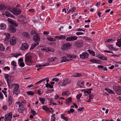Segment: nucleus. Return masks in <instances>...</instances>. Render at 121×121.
<instances>
[{"label": "nucleus", "mask_w": 121, "mask_h": 121, "mask_svg": "<svg viewBox=\"0 0 121 121\" xmlns=\"http://www.w3.org/2000/svg\"><path fill=\"white\" fill-rule=\"evenodd\" d=\"M62 95H67L68 96L69 95V91H67L62 92Z\"/></svg>", "instance_id": "cd10ccee"}, {"label": "nucleus", "mask_w": 121, "mask_h": 121, "mask_svg": "<svg viewBox=\"0 0 121 121\" xmlns=\"http://www.w3.org/2000/svg\"><path fill=\"white\" fill-rule=\"evenodd\" d=\"M83 38L87 40L91 41L92 40V39L90 38L87 37H84Z\"/></svg>", "instance_id": "603ef678"}, {"label": "nucleus", "mask_w": 121, "mask_h": 121, "mask_svg": "<svg viewBox=\"0 0 121 121\" xmlns=\"http://www.w3.org/2000/svg\"><path fill=\"white\" fill-rule=\"evenodd\" d=\"M113 90L119 95H121V87L116 85L114 86L113 87Z\"/></svg>", "instance_id": "7ed1b4c3"}, {"label": "nucleus", "mask_w": 121, "mask_h": 121, "mask_svg": "<svg viewBox=\"0 0 121 121\" xmlns=\"http://www.w3.org/2000/svg\"><path fill=\"white\" fill-rule=\"evenodd\" d=\"M52 90H49L48 89L47 90V91L46 93L47 94L49 93L50 92H52Z\"/></svg>", "instance_id": "0e129e2a"}, {"label": "nucleus", "mask_w": 121, "mask_h": 121, "mask_svg": "<svg viewBox=\"0 0 121 121\" xmlns=\"http://www.w3.org/2000/svg\"><path fill=\"white\" fill-rule=\"evenodd\" d=\"M81 75L79 73H75L73 76L75 77H78L81 76Z\"/></svg>", "instance_id": "4c0bfd02"}, {"label": "nucleus", "mask_w": 121, "mask_h": 121, "mask_svg": "<svg viewBox=\"0 0 121 121\" xmlns=\"http://www.w3.org/2000/svg\"><path fill=\"white\" fill-rule=\"evenodd\" d=\"M117 42L116 43V45L120 47H121V38L120 39H118L117 40Z\"/></svg>", "instance_id": "412c9836"}, {"label": "nucleus", "mask_w": 121, "mask_h": 121, "mask_svg": "<svg viewBox=\"0 0 121 121\" xmlns=\"http://www.w3.org/2000/svg\"><path fill=\"white\" fill-rule=\"evenodd\" d=\"M32 57L30 56H27L25 58V61L27 62L32 63V62L31 60Z\"/></svg>", "instance_id": "9d476101"}, {"label": "nucleus", "mask_w": 121, "mask_h": 121, "mask_svg": "<svg viewBox=\"0 0 121 121\" xmlns=\"http://www.w3.org/2000/svg\"><path fill=\"white\" fill-rule=\"evenodd\" d=\"M46 86L47 88L49 87L51 88H53V86L50 85L49 83H47L46 84Z\"/></svg>", "instance_id": "72a5a7b5"}, {"label": "nucleus", "mask_w": 121, "mask_h": 121, "mask_svg": "<svg viewBox=\"0 0 121 121\" xmlns=\"http://www.w3.org/2000/svg\"><path fill=\"white\" fill-rule=\"evenodd\" d=\"M89 61L94 63H97L98 61L97 60L93 59H91Z\"/></svg>", "instance_id": "e433bc0d"}, {"label": "nucleus", "mask_w": 121, "mask_h": 121, "mask_svg": "<svg viewBox=\"0 0 121 121\" xmlns=\"http://www.w3.org/2000/svg\"><path fill=\"white\" fill-rule=\"evenodd\" d=\"M4 75L5 76V78L6 79L9 78L10 76L7 74H4Z\"/></svg>", "instance_id": "864d4df0"}, {"label": "nucleus", "mask_w": 121, "mask_h": 121, "mask_svg": "<svg viewBox=\"0 0 121 121\" xmlns=\"http://www.w3.org/2000/svg\"><path fill=\"white\" fill-rule=\"evenodd\" d=\"M70 82V80H65L64 81L63 83L61 85L62 86H65L66 84H68Z\"/></svg>", "instance_id": "4be33fe9"}, {"label": "nucleus", "mask_w": 121, "mask_h": 121, "mask_svg": "<svg viewBox=\"0 0 121 121\" xmlns=\"http://www.w3.org/2000/svg\"><path fill=\"white\" fill-rule=\"evenodd\" d=\"M37 93L38 94H39V95H41L43 94V93H41V90H38L37 91Z\"/></svg>", "instance_id": "052dcab7"}, {"label": "nucleus", "mask_w": 121, "mask_h": 121, "mask_svg": "<svg viewBox=\"0 0 121 121\" xmlns=\"http://www.w3.org/2000/svg\"><path fill=\"white\" fill-rule=\"evenodd\" d=\"M6 9L8 11L13 13V9L10 7L7 8L6 6L3 4H0V10H5Z\"/></svg>", "instance_id": "f03ea898"}, {"label": "nucleus", "mask_w": 121, "mask_h": 121, "mask_svg": "<svg viewBox=\"0 0 121 121\" xmlns=\"http://www.w3.org/2000/svg\"><path fill=\"white\" fill-rule=\"evenodd\" d=\"M5 48L4 47L2 44H0V50L4 51L5 50Z\"/></svg>", "instance_id": "79ce46f5"}, {"label": "nucleus", "mask_w": 121, "mask_h": 121, "mask_svg": "<svg viewBox=\"0 0 121 121\" xmlns=\"http://www.w3.org/2000/svg\"><path fill=\"white\" fill-rule=\"evenodd\" d=\"M65 56H63L61 57V58H62V60L60 61L61 63L65 62L66 61H68L71 60V59L70 60L66 59V56L72 58H75L76 57V56L75 55H71L69 54H66Z\"/></svg>", "instance_id": "f257e3e1"}, {"label": "nucleus", "mask_w": 121, "mask_h": 121, "mask_svg": "<svg viewBox=\"0 0 121 121\" xmlns=\"http://www.w3.org/2000/svg\"><path fill=\"white\" fill-rule=\"evenodd\" d=\"M84 82H79L78 83V85L80 86V87L81 88L83 87V86H84Z\"/></svg>", "instance_id": "a878e982"}, {"label": "nucleus", "mask_w": 121, "mask_h": 121, "mask_svg": "<svg viewBox=\"0 0 121 121\" xmlns=\"http://www.w3.org/2000/svg\"><path fill=\"white\" fill-rule=\"evenodd\" d=\"M29 45L27 43H23L22 45V49L23 50H25L27 49Z\"/></svg>", "instance_id": "9b49d317"}, {"label": "nucleus", "mask_w": 121, "mask_h": 121, "mask_svg": "<svg viewBox=\"0 0 121 121\" xmlns=\"http://www.w3.org/2000/svg\"><path fill=\"white\" fill-rule=\"evenodd\" d=\"M74 110L73 109H70L68 111L67 113L68 114H70L71 112H74Z\"/></svg>", "instance_id": "09e8293b"}, {"label": "nucleus", "mask_w": 121, "mask_h": 121, "mask_svg": "<svg viewBox=\"0 0 121 121\" xmlns=\"http://www.w3.org/2000/svg\"><path fill=\"white\" fill-rule=\"evenodd\" d=\"M10 44L12 45H14L16 43V40H15V38L13 36L11 38L10 40L9 41Z\"/></svg>", "instance_id": "f8f14e48"}, {"label": "nucleus", "mask_w": 121, "mask_h": 121, "mask_svg": "<svg viewBox=\"0 0 121 121\" xmlns=\"http://www.w3.org/2000/svg\"><path fill=\"white\" fill-rule=\"evenodd\" d=\"M56 58L55 57H52L51 58H49V60L50 62H52L54 61V60L56 59Z\"/></svg>", "instance_id": "a18cd8bd"}, {"label": "nucleus", "mask_w": 121, "mask_h": 121, "mask_svg": "<svg viewBox=\"0 0 121 121\" xmlns=\"http://www.w3.org/2000/svg\"><path fill=\"white\" fill-rule=\"evenodd\" d=\"M78 38V37L75 36H73L67 37L66 38V40L68 41H72L76 40Z\"/></svg>", "instance_id": "6e6552de"}, {"label": "nucleus", "mask_w": 121, "mask_h": 121, "mask_svg": "<svg viewBox=\"0 0 121 121\" xmlns=\"http://www.w3.org/2000/svg\"><path fill=\"white\" fill-rule=\"evenodd\" d=\"M42 109L46 111H48L49 110V108H47L45 105L42 106Z\"/></svg>", "instance_id": "c85d7f7f"}, {"label": "nucleus", "mask_w": 121, "mask_h": 121, "mask_svg": "<svg viewBox=\"0 0 121 121\" xmlns=\"http://www.w3.org/2000/svg\"><path fill=\"white\" fill-rule=\"evenodd\" d=\"M82 96V95L81 94H79L78 95L76 96V98L78 99H79L80 97Z\"/></svg>", "instance_id": "3c124183"}, {"label": "nucleus", "mask_w": 121, "mask_h": 121, "mask_svg": "<svg viewBox=\"0 0 121 121\" xmlns=\"http://www.w3.org/2000/svg\"><path fill=\"white\" fill-rule=\"evenodd\" d=\"M19 65L21 67H23L25 65L24 63L23 62H18Z\"/></svg>", "instance_id": "37998d69"}, {"label": "nucleus", "mask_w": 121, "mask_h": 121, "mask_svg": "<svg viewBox=\"0 0 121 121\" xmlns=\"http://www.w3.org/2000/svg\"><path fill=\"white\" fill-rule=\"evenodd\" d=\"M49 31H44L43 32V34L45 35H47L49 34Z\"/></svg>", "instance_id": "13d9d810"}, {"label": "nucleus", "mask_w": 121, "mask_h": 121, "mask_svg": "<svg viewBox=\"0 0 121 121\" xmlns=\"http://www.w3.org/2000/svg\"><path fill=\"white\" fill-rule=\"evenodd\" d=\"M59 38H60V39L63 40V39H66V37L65 36L61 35V36H60V37Z\"/></svg>", "instance_id": "de8ad7c7"}, {"label": "nucleus", "mask_w": 121, "mask_h": 121, "mask_svg": "<svg viewBox=\"0 0 121 121\" xmlns=\"http://www.w3.org/2000/svg\"><path fill=\"white\" fill-rule=\"evenodd\" d=\"M72 46V44L69 43H68L64 44L61 48L62 50L64 51L67 50L69 48Z\"/></svg>", "instance_id": "39448f33"}, {"label": "nucleus", "mask_w": 121, "mask_h": 121, "mask_svg": "<svg viewBox=\"0 0 121 121\" xmlns=\"http://www.w3.org/2000/svg\"><path fill=\"white\" fill-rule=\"evenodd\" d=\"M12 86L14 87L13 90V94L17 95L18 94L17 92L19 88V86L17 84H14L12 85Z\"/></svg>", "instance_id": "20e7f679"}, {"label": "nucleus", "mask_w": 121, "mask_h": 121, "mask_svg": "<svg viewBox=\"0 0 121 121\" xmlns=\"http://www.w3.org/2000/svg\"><path fill=\"white\" fill-rule=\"evenodd\" d=\"M2 108L5 110H6L7 109V107L6 105H5Z\"/></svg>", "instance_id": "69168bd1"}, {"label": "nucleus", "mask_w": 121, "mask_h": 121, "mask_svg": "<svg viewBox=\"0 0 121 121\" xmlns=\"http://www.w3.org/2000/svg\"><path fill=\"white\" fill-rule=\"evenodd\" d=\"M21 12V11L19 9L14 8L13 9V14L17 15L20 14Z\"/></svg>", "instance_id": "1a4fd4ad"}, {"label": "nucleus", "mask_w": 121, "mask_h": 121, "mask_svg": "<svg viewBox=\"0 0 121 121\" xmlns=\"http://www.w3.org/2000/svg\"><path fill=\"white\" fill-rule=\"evenodd\" d=\"M39 100L41 102V103L43 104H44V102L45 101V99L40 97L39 98Z\"/></svg>", "instance_id": "c756f323"}, {"label": "nucleus", "mask_w": 121, "mask_h": 121, "mask_svg": "<svg viewBox=\"0 0 121 121\" xmlns=\"http://www.w3.org/2000/svg\"><path fill=\"white\" fill-rule=\"evenodd\" d=\"M7 21L9 23L11 24L13 20L10 19L9 18L7 19Z\"/></svg>", "instance_id": "774afa93"}, {"label": "nucleus", "mask_w": 121, "mask_h": 121, "mask_svg": "<svg viewBox=\"0 0 121 121\" xmlns=\"http://www.w3.org/2000/svg\"><path fill=\"white\" fill-rule=\"evenodd\" d=\"M87 51L91 54L93 56H95V52L92 51L90 49H89L87 50Z\"/></svg>", "instance_id": "b1692460"}, {"label": "nucleus", "mask_w": 121, "mask_h": 121, "mask_svg": "<svg viewBox=\"0 0 121 121\" xmlns=\"http://www.w3.org/2000/svg\"><path fill=\"white\" fill-rule=\"evenodd\" d=\"M98 67L99 69H102L104 71H107V69L106 67L103 65H99L98 66Z\"/></svg>", "instance_id": "f3484780"}, {"label": "nucleus", "mask_w": 121, "mask_h": 121, "mask_svg": "<svg viewBox=\"0 0 121 121\" xmlns=\"http://www.w3.org/2000/svg\"><path fill=\"white\" fill-rule=\"evenodd\" d=\"M9 30L11 32L14 33L16 30V29L15 26H10L9 27Z\"/></svg>", "instance_id": "4468645a"}, {"label": "nucleus", "mask_w": 121, "mask_h": 121, "mask_svg": "<svg viewBox=\"0 0 121 121\" xmlns=\"http://www.w3.org/2000/svg\"><path fill=\"white\" fill-rule=\"evenodd\" d=\"M66 103L69 104L70 103H71L72 101V98L71 97H69L67 99H66Z\"/></svg>", "instance_id": "393cba45"}, {"label": "nucleus", "mask_w": 121, "mask_h": 121, "mask_svg": "<svg viewBox=\"0 0 121 121\" xmlns=\"http://www.w3.org/2000/svg\"><path fill=\"white\" fill-rule=\"evenodd\" d=\"M37 33L36 31L34 30H31L30 32V34L32 35H34L35 34L36 35V34Z\"/></svg>", "instance_id": "58836bf2"}, {"label": "nucleus", "mask_w": 121, "mask_h": 121, "mask_svg": "<svg viewBox=\"0 0 121 121\" xmlns=\"http://www.w3.org/2000/svg\"><path fill=\"white\" fill-rule=\"evenodd\" d=\"M8 101L9 105H10L12 104L13 102L12 98L11 96H9Z\"/></svg>", "instance_id": "5701e85b"}, {"label": "nucleus", "mask_w": 121, "mask_h": 121, "mask_svg": "<svg viewBox=\"0 0 121 121\" xmlns=\"http://www.w3.org/2000/svg\"><path fill=\"white\" fill-rule=\"evenodd\" d=\"M39 33H37L33 36V40L35 42L39 43L40 42V36H39Z\"/></svg>", "instance_id": "423d86ee"}, {"label": "nucleus", "mask_w": 121, "mask_h": 121, "mask_svg": "<svg viewBox=\"0 0 121 121\" xmlns=\"http://www.w3.org/2000/svg\"><path fill=\"white\" fill-rule=\"evenodd\" d=\"M89 55V54L87 52H84L80 54L79 56L81 59H84L86 58H87Z\"/></svg>", "instance_id": "0eeeda50"}, {"label": "nucleus", "mask_w": 121, "mask_h": 121, "mask_svg": "<svg viewBox=\"0 0 121 121\" xmlns=\"http://www.w3.org/2000/svg\"><path fill=\"white\" fill-rule=\"evenodd\" d=\"M31 112L33 115H35L37 114V113H36V112L34 111L33 110H31Z\"/></svg>", "instance_id": "e2e57ef3"}, {"label": "nucleus", "mask_w": 121, "mask_h": 121, "mask_svg": "<svg viewBox=\"0 0 121 121\" xmlns=\"http://www.w3.org/2000/svg\"><path fill=\"white\" fill-rule=\"evenodd\" d=\"M26 103V101H24L22 102H20V105H19V107L21 108L22 106H23L24 104H25Z\"/></svg>", "instance_id": "7c9ffc66"}, {"label": "nucleus", "mask_w": 121, "mask_h": 121, "mask_svg": "<svg viewBox=\"0 0 121 121\" xmlns=\"http://www.w3.org/2000/svg\"><path fill=\"white\" fill-rule=\"evenodd\" d=\"M13 56L17 58L19 56H21L22 55L20 54H16L13 55Z\"/></svg>", "instance_id": "5fc2aeb1"}, {"label": "nucleus", "mask_w": 121, "mask_h": 121, "mask_svg": "<svg viewBox=\"0 0 121 121\" xmlns=\"http://www.w3.org/2000/svg\"><path fill=\"white\" fill-rule=\"evenodd\" d=\"M47 39L50 41H54L56 40V39L54 38L51 37H47Z\"/></svg>", "instance_id": "c9c22d12"}, {"label": "nucleus", "mask_w": 121, "mask_h": 121, "mask_svg": "<svg viewBox=\"0 0 121 121\" xmlns=\"http://www.w3.org/2000/svg\"><path fill=\"white\" fill-rule=\"evenodd\" d=\"M16 62L14 61H12L11 62V65L15 67H16L17 66L16 65Z\"/></svg>", "instance_id": "8fccbe9b"}, {"label": "nucleus", "mask_w": 121, "mask_h": 121, "mask_svg": "<svg viewBox=\"0 0 121 121\" xmlns=\"http://www.w3.org/2000/svg\"><path fill=\"white\" fill-rule=\"evenodd\" d=\"M39 44V43L38 42H35L32 45L31 48H30V50H32L36 46Z\"/></svg>", "instance_id": "a211bd4d"}, {"label": "nucleus", "mask_w": 121, "mask_h": 121, "mask_svg": "<svg viewBox=\"0 0 121 121\" xmlns=\"http://www.w3.org/2000/svg\"><path fill=\"white\" fill-rule=\"evenodd\" d=\"M11 24L12 25L11 26H15V27L17 26H18V25L13 20Z\"/></svg>", "instance_id": "bb28decb"}, {"label": "nucleus", "mask_w": 121, "mask_h": 121, "mask_svg": "<svg viewBox=\"0 0 121 121\" xmlns=\"http://www.w3.org/2000/svg\"><path fill=\"white\" fill-rule=\"evenodd\" d=\"M83 90V91H84V93H87L89 94L91 92V91H89V90H88V89H84Z\"/></svg>", "instance_id": "473e14b6"}, {"label": "nucleus", "mask_w": 121, "mask_h": 121, "mask_svg": "<svg viewBox=\"0 0 121 121\" xmlns=\"http://www.w3.org/2000/svg\"><path fill=\"white\" fill-rule=\"evenodd\" d=\"M47 79V78H44L43 79H42L41 80H40V81H38V82H37L35 83V84L36 85V84H38L40 83L41 82H42L43 81H44L45 80H46Z\"/></svg>", "instance_id": "ea45409f"}, {"label": "nucleus", "mask_w": 121, "mask_h": 121, "mask_svg": "<svg viewBox=\"0 0 121 121\" xmlns=\"http://www.w3.org/2000/svg\"><path fill=\"white\" fill-rule=\"evenodd\" d=\"M0 29L1 30H4L5 29L6 27V26L4 23H2L0 25Z\"/></svg>", "instance_id": "6ab92c4d"}, {"label": "nucleus", "mask_w": 121, "mask_h": 121, "mask_svg": "<svg viewBox=\"0 0 121 121\" xmlns=\"http://www.w3.org/2000/svg\"><path fill=\"white\" fill-rule=\"evenodd\" d=\"M108 47L109 49H110L111 50H114L115 48L113 47V46L112 45H108Z\"/></svg>", "instance_id": "c03bdc74"}, {"label": "nucleus", "mask_w": 121, "mask_h": 121, "mask_svg": "<svg viewBox=\"0 0 121 121\" xmlns=\"http://www.w3.org/2000/svg\"><path fill=\"white\" fill-rule=\"evenodd\" d=\"M10 37V35L9 34H7L6 35V38H5V41H8V40L9 39Z\"/></svg>", "instance_id": "2f4dec72"}, {"label": "nucleus", "mask_w": 121, "mask_h": 121, "mask_svg": "<svg viewBox=\"0 0 121 121\" xmlns=\"http://www.w3.org/2000/svg\"><path fill=\"white\" fill-rule=\"evenodd\" d=\"M101 59L102 60H107L108 58L107 57H105L103 56H101Z\"/></svg>", "instance_id": "49530a36"}, {"label": "nucleus", "mask_w": 121, "mask_h": 121, "mask_svg": "<svg viewBox=\"0 0 121 121\" xmlns=\"http://www.w3.org/2000/svg\"><path fill=\"white\" fill-rule=\"evenodd\" d=\"M93 98V95H90L89 96V100H90L92 99Z\"/></svg>", "instance_id": "bf43d9fd"}, {"label": "nucleus", "mask_w": 121, "mask_h": 121, "mask_svg": "<svg viewBox=\"0 0 121 121\" xmlns=\"http://www.w3.org/2000/svg\"><path fill=\"white\" fill-rule=\"evenodd\" d=\"M6 15L8 17H14V16L12 14L8 12H6L5 13Z\"/></svg>", "instance_id": "aec40b11"}, {"label": "nucleus", "mask_w": 121, "mask_h": 121, "mask_svg": "<svg viewBox=\"0 0 121 121\" xmlns=\"http://www.w3.org/2000/svg\"><path fill=\"white\" fill-rule=\"evenodd\" d=\"M3 95L2 93L0 91V99H2L3 98Z\"/></svg>", "instance_id": "680f3d73"}, {"label": "nucleus", "mask_w": 121, "mask_h": 121, "mask_svg": "<svg viewBox=\"0 0 121 121\" xmlns=\"http://www.w3.org/2000/svg\"><path fill=\"white\" fill-rule=\"evenodd\" d=\"M22 34L25 37L27 38L28 39H30V35L27 32H24Z\"/></svg>", "instance_id": "dca6fc26"}, {"label": "nucleus", "mask_w": 121, "mask_h": 121, "mask_svg": "<svg viewBox=\"0 0 121 121\" xmlns=\"http://www.w3.org/2000/svg\"><path fill=\"white\" fill-rule=\"evenodd\" d=\"M26 93L29 95H33L34 94L33 92L31 91H28L26 92Z\"/></svg>", "instance_id": "a19ab883"}, {"label": "nucleus", "mask_w": 121, "mask_h": 121, "mask_svg": "<svg viewBox=\"0 0 121 121\" xmlns=\"http://www.w3.org/2000/svg\"><path fill=\"white\" fill-rule=\"evenodd\" d=\"M83 43L79 41H77L75 43V45L78 47H81L83 45Z\"/></svg>", "instance_id": "2eb2a0df"}, {"label": "nucleus", "mask_w": 121, "mask_h": 121, "mask_svg": "<svg viewBox=\"0 0 121 121\" xmlns=\"http://www.w3.org/2000/svg\"><path fill=\"white\" fill-rule=\"evenodd\" d=\"M20 102L19 101H18V102H16L15 104V106L17 107L18 106L19 107V105H20Z\"/></svg>", "instance_id": "4d7b16f0"}, {"label": "nucleus", "mask_w": 121, "mask_h": 121, "mask_svg": "<svg viewBox=\"0 0 121 121\" xmlns=\"http://www.w3.org/2000/svg\"><path fill=\"white\" fill-rule=\"evenodd\" d=\"M61 118L62 119L65 120V121H67L68 120V118L66 117H65L63 114H62L61 115Z\"/></svg>", "instance_id": "f704fd0d"}, {"label": "nucleus", "mask_w": 121, "mask_h": 121, "mask_svg": "<svg viewBox=\"0 0 121 121\" xmlns=\"http://www.w3.org/2000/svg\"><path fill=\"white\" fill-rule=\"evenodd\" d=\"M76 34L78 35H82L84 34V33H83L81 32H77L76 33Z\"/></svg>", "instance_id": "338daca9"}, {"label": "nucleus", "mask_w": 121, "mask_h": 121, "mask_svg": "<svg viewBox=\"0 0 121 121\" xmlns=\"http://www.w3.org/2000/svg\"><path fill=\"white\" fill-rule=\"evenodd\" d=\"M12 113L11 112H10L7 114L5 115V117H7L8 120H10V121H11L12 118Z\"/></svg>", "instance_id": "ddd939ff"}, {"label": "nucleus", "mask_w": 121, "mask_h": 121, "mask_svg": "<svg viewBox=\"0 0 121 121\" xmlns=\"http://www.w3.org/2000/svg\"><path fill=\"white\" fill-rule=\"evenodd\" d=\"M18 111L19 112L21 113L24 112V110H22L21 108H19V109L18 110Z\"/></svg>", "instance_id": "6e6d98bb"}]
</instances>
